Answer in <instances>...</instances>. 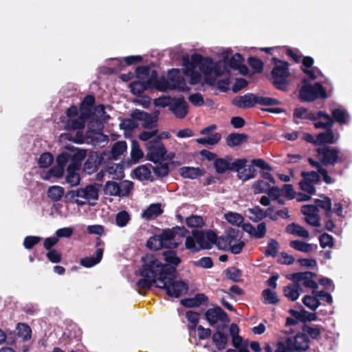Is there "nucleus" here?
Returning <instances> with one entry per match:
<instances>
[{
  "label": "nucleus",
  "mask_w": 352,
  "mask_h": 352,
  "mask_svg": "<svg viewBox=\"0 0 352 352\" xmlns=\"http://www.w3.org/2000/svg\"><path fill=\"white\" fill-rule=\"evenodd\" d=\"M257 95L248 93L243 96H236L232 100V104L241 109H249L257 104Z\"/></svg>",
  "instance_id": "obj_15"
},
{
  "label": "nucleus",
  "mask_w": 352,
  "mask_h": 352,
  "mask_svg": "<svg viewBox=\"0 0 352 352\" xmlns=\"http://www.w3.org/2000/svg\"><path fill=\"white\" fill-rule=\"evenodd\" d=\"M168 89H177L181 91H188L190 90V88L187 86L184 78L183 76H180L179 78H177V80L173 84L169 82Z\"/></svg>",
  "instance_id": "obj_53"
},
{
  "label": "nucleus",
  "mask_w": 352,
  "mask_h": 352,
  "mask_svg": "<svg viewBox=\"0 0 352 352\" xmlns=\"http://www.w3.org/2000/svg\"><path fill=\"white\" fill-rule=\"evenodd\" d=\"M316 113L309 111L305 107L296 108L294 111V117L302 120L316 121Z\"/></svg>",
  "instance_id": "obj_38"
},
{
  "label": "nucleus",
  "mask_w": 352,
  "mask_h": 352,
  "mask_svg": "<svg viewBox=\"0 0 352 352\" xmlns=\"http://www.w3.org/2000/svg\"><path fill=\"white\" fill-rule=\"evenodd\" d=\"M77 195H80V198L89 201L91 200L96 201L98 199V189L93 184H89L85 188H78Z\"/></svg>",
  "instance_id": "obj_26"
},
{
  "label": "nucleus",
  "mask_w": 352,
  "mask_h": 352,
  "mask_svg": "<svg viewBox=\"0 0 352 352\" xmlns=\"http://www.w3.org/2000/svg\"><path fill=\"white\" fill-rule=\"evenodd\" d=\"M292 342L290 343L294 351H305L309 348L310 340L305 336L302 332L297 333L293 338H290Z\"/></svg>",
  "instance_id": "obj_21"
},
{
  "label": "nucleus",
  "mask_w": 352,
  "mask_h": 352,
  "mask_svg": "<svg viewBox=\"0 0 352 352\" xmlns=\"http://www.w3.org/2000/svg\"><path fill=\"white\" fill-rule=\"evenodd\" d=\"M127 148V145L124 141H118L116 142L111 148V155L114 159L122 155Z\"/></svg>",
  "instance_id": "obj_50"
},
{
  "label": "nucleus",
  "mask_w": 352,
  "mask_h": 352,
  "mask_svg": "<svg viewBox=\"0 0 352 352\" xmlns=\"http://www.w3.org/2000/svg\"><path fill=\"white\" fill-rule=\"evenodd\" d=\"M17 336L24 341L29 340L32 337V329L26 323H19L16 327Z\"/></svg>",
  "instance_id": "obj_44"
},
{
  "label": "nucleus",
  "mask_w": 352,
  "mask_h": 352,
  "mask_svg": "<svg viewBox=\"0 0 352 352\" xmlns=\"http://www.w3.org/2000/svg\"><path fill=\"white\" fill-rule=\"evenodd\" d=\"M286 231L291 234L303 238H308L309 236V232L304 227L295 223L289 224L286 227Z\"/></svg>",
  "instance_id": "obj_34"
},
{
  "label": "nucleus",
  "mask_w": 352,
  "mask_h": 352,
  "mask_svg": "<svg viewBox=\"0 0 352 352\" xmlns=\"http://www.w3.org/2000/svg\"><path fill=\"white\" fill-rule=\"evenodd\" d=\"M142 269L140 275L144 278H151L155 279L157 285H160L167 276L170 275V271L174 270L169 265H163V263L159 261L155 256L146 254L142 257Z\"/></svg>",
  "instance_id": "obj_3"
},
{
  "label": "nucleus",
  "mask_w": 352,
  "mask_h": 352,
  "mask_svg": "<svg viewBox=\"0 0 352 352\" xmlns=\"http://www.w3.org/2000/svg\"><path fill=\"white\" fill-rule=\"evenodd\" d=\"M205 318L211 326L216 324L219 320L221 322L230 321L227 313L219 306L208 309L205 313Z\"/></svg>",
  "instance_id": "obj_12"
},
{
  "label": "nucleus",
  "mask_w": 352,
  "mask_h": 352,
  "mask_svg": "<svg viewBox=\"0 0 352 352\" xmlns=\"http://www.w3.org/2000/svg\"><path fill=\"white\" fill-rule=\"evenodd\" d=\"M129 220L130 216L125 210L120 211L116 214V225L119 227H124L129 223Z\"/></svg>",
  "instance_id": "obj_63"
},
{
  "label": "nucleus",
  "mask_w": 352,
  "mask_h": 352,
  "mask_svg": "<svg viewBox=\"0 0 352 352\" xmlns=\"http://www.w3.org/2000/svg\"><path fill=\"white\" fill-rule=\"evenodd\" d=\"M54 157L52 153L45 152L40 155L38 161L39 167L45 168L49 167L53 162Z\"/></svg>",
  "instance_id": "obj_61"
},
{
  "label": "nucleus",
  "mask_w": 352,
  "mask_h": 352,
  "mask_svg": "<svg viewBox=\"0 0 352 352\" xmlns=\"http://www.w3.org/2000/svg\"><path fill=\"white\" fill-rule=\"evenodd\" d=\"M237 160L242 161L241 167L236 170L237 177L243 182L254 178L257 175L255 166L261 168V170H272V166L261 158L253 159L251 160L250 164L248 165L246 164L248 160L245 158L237 159Z\"/></svg>",
  "instance_id": "obj_5"
},
{
  "label": "nucleus",
  "mask_w": 352,
  "mask_h": 352,
  "mask_svg": "<svg viewBox=\"0 0 352 352\" xmlns=\"http://www.w3.org/2000/svg\"><path fill=\"white\" fill-rule=\"evenodd\" d=\"M186 223L189 228H201L204 226L203 218L198 215H192L187 217Z\"/></svg>",
  "instance_id": "obj_60"
},
{
  "label": "nucleus",
  "mask_w": 352,
  "mask_h": 352,
  "mask_svg": "<svg viewBox=\"0 0 352 352\" xmlns=\"http://www.w3.org/2000/svg\"><path fill=\"white\" fill-rule=\"evenodd\" d=\"M302 332L309 338L318 340L321 335V327L318 325L312 327L307 324H303L302 326Z\"/></svg>",
  "instance_id": "obj_35"
},
{
  "label": "nucleus",
  "mask_w": 352,
  "mask_h": 352,
  "mask_svg": "<svg viewBox=\"0 0 352 352\" xmlns=\"http://www.w3.org/2000/svg\"><path fill=\"white\" fill-rule=\"evenodd\" d=\"M78 170H79V169H76V168L70 169V168H67V174L66 176V182L71 186H76L80 184V176L77 173Z\"/></svg>",
  "instance_id": "obj_46"
},
{
  "label": "nucleus",
  "mask_w": 352,
  "mask_h": 352,
  "mask_svg": "<svg viewBox=\"0 0 352 352\" xmlns=\"http://www.w3.org/2000/svg\"><path fill=\"white\" fill-rule=\"evenodd\" d=\"M133 173L140 181L149 179L151 173L150 169L146 166L136 168L134 169Z\"/></svg>",
  "instance_id": "obj_57"
},
{
  "label": "nucleus",
  "mask_w": 352,
  "mask_h": 352,
  "mask_svg": "<svg viewBox=\"0 0 352 352\" xmlns=\"http://www.w3.org/2000/svg\"><path fill=\"white\" fill-rule=\"evenodd\" d=\"M68 150L73 152L70 153L69 161L70 164L67 168L80 169L82 162L85 158L87 152L84 149H76L72 146H67Z\"/></svg>",
  "instance_id": "obj_17"
},
{
  "label": "nucleus",
  "mask_w": 352,
  "mask_h": 352,
  "mask_svg": "<svg viewBox=\"0 0 352 352\" xmlns=\"http://www.w3.org/2000/svg\"><path fill=\"white\" fill-rule=\"evenodd\" d=\"M316 157L320 160L324 166H334L342 163L344 160L340 156V150L333 146H318L316 149Z\"/></svg>",
  "instance_id": "obj_8"
},
{
  "label": "nucleus",
  "mask_w": 352,
  "mask_h": 352,
  "mask_svg": "<svg viewBox=\"0 0 352 352\" xmlns=\"http://www.w3.org/2000/svg\"><path fill=\"white\" fill-rule=\"evenodd\" d=\"M248 212L252 215L250 219L254 222H259L265 219L264 210L260 206H256L252 208L248 209Z\"/></svg>",
  "instance_id": "obj_54"
},
{
  "label": "nucleus",
  "mask_w": 352,
  "mask_h": 352,
  "mask_svg": "<svg viewBox=\"0 0 352 352\" xmlns=\"http://www.w3.org/2000/svg\"><path fill=\"white\" fill-rule=\"evenodd\" d=\"M65 190L60 186H50L47 192V197L54 201H58L64 195Z\"/></svg>",
  "instance_id": "obj_42"
},
{
  "label": "nucleus",
  "mask_w": 352,
  "mask_h": 352,
  "mask_svg": "<svg viewBox=\"0 0 352 352\" xmlns=\"http://www.w3.org/2000/svg\"><path fill=\"white\" fill-rule=\"evenodd\" d=\"M335 135L332 128L318 133L316 137V146H329L336 142Z\"/></svg>",
  "instance_id": "obj_24"
},
{
  "label": "nucleus",
  "mask_w": 352,
  "mask_h": 352,
  "mask_svg": "<svg viewBox=\"0 0 352 352\" xmlns=\"http://www.w3.org/2000/svg\"><path fill=\"white\" fill-rule=\"evenodd\" d=\"M293 278L297 282L302 281V285L312 289L318 287V283L314 280L316 274L312 272H297L292 274Z\"/></svg>",
  "instance_id": "obj_16"
},
{
  "label": "nucleus",
  "mask_w": 352,
  "mask_h": 352,
  "mask_svg": "<svg viewBox=\"0 0 352 352\" xmlns=\"http://www.w3.org/2000/svg\"><path fill=\"white\" fill-rule=\"evenodd\" d=\"M270 188L269 182L263 179L255 182L252 185L254 194L267 192Z\"/></svg>",
  "instance_id": "obj_55"
},
{
  "label": "nucleus",
  "mask_w": 352,
  "mask_h": 352,
  "mask_svg": "<svg viewBox=\"0 0 352 352\" xmlns=\"http://www.w3.org/2000/svg\"><path fill=\"white\" fill-rule=\"evenodd\" d=\"M146 160L157 164L165 160L167 150L162 142V138L157 136L154 139L148 141L146 144Z\"/></svg>",
  "instance_id": "obj_9"
},
{
  "label": "nucleus",
  "mask_w": 352,
  "mask_h": 352,
  "mask_svg": "<svg viewBox=\"0 0 352 352\" xmlns=\"http://www.w3.org/2000/svg\"><path fill=\"white\" fill-rule=\"evenodd\" d=\"M131 156L135 162H138L144 156V153L136 140L132 141Z\"/></svg>",
  "instance_id": "obj_56"
},
{
  "label": "nucleus",
  "mask_w": 352,
  "mask_h": 352,
  "mask_svg": "<svg viewBox=\"0 0 352 352\" xmlns=\"http://www.w3.org/2000/svg\"><path fill=\"white\" fill-rule=\"evenodd\" d=\"M164 261L166 263L163 265H169L174 271H170V276H173V274H177V267L181 263V259L177 256L176 252L173 250H169L163 253Z\"/></svg>",
  "instance_id": "obj_23"
},
{
  "label": "nucleus",
  "mask_w": 352,
  "mask_h": 352,
  "mask_svg": "<svg viewBox=\"0 0 352 352\" xmlns=\"http://www.w3.org/2000/svg\"><path fill=\"white\" fill-rule=\"evenodd\" d=\"M221 139V135L219 133H214L208 138H197L196 142L201 145L210 144L214 145L217 144Z\"/></svg>",
  "instance_id": "obj_49"
},
{
  "label": "nucleus",
  "mask_w": 352,
  "mask_h": 352,
  "mask_svg": "<svg viewBox=\"0 0 352 352\" xmlns=\"http://www.w3.org/2000/svg\"><path fill=\"white\" fill-rule=\"evenodd\" d=\"M303 304L312 311H316L318 307L320 305V302L313 296L306 295L302 298Z\"/></svg>",
  "instance_id": "obj_52"
},
{
  "label": "nucleus",
  "mask_w": 352,
  "mask_h": 352,
  "mask_svg": "<svg viewBox=\"0 0 352 352\" xmlns=\"http://www.w3.org/2000/svg\"><path fill=\"white\" fill-rule=\"evenodd\" d=\"M225 219L232 225L240 226L243 222V217L236 212H230L225 214Z\"/></svg>",
  "instance_id": "obj_58"
},
{
  "label": "nucleus",
  "mask_w": 352,
  "mask_h": 352,
  "mask_svg": "<svg viewBox=\"0 0 352 352\" xmlns=\"http://www.w3.org/2000/svg\"><path fill=\"white\" fill-rule=\"evenodd\" d=\"M263 302L265 305H276L280 300L276 292L267 288L262 292Z\"/></svg>",
  "instance_id": "obj_39"
},
{
  "label": "nucleus",
  "mask_w": 352,
  "mask_h": 352,
  "mask_svg": "<svg viewBox=\"0 0 352 352\" xmlns=\"http://www.w3.org/2000/svg\"><path fill=\"white\" fill-rule=\"evenodd\" d=\"M131 91L133 94L140 96L146 90L151 89L145 80L133 81L130 84Z\"/></svg>",
  "instance_id": "obj_43"
},
{
  "label": "nucleus",
  "mask_w": 352,
  "mask_h": 352,
  "mask_svg": "<svg viewBox=\"0 0 352 352\" xmlns=\"http://www.w3.org/2000/svg\"><path fill=\"white\" fill-rule=\"evenodd\" d=\"M272 60L275 63L271 72L272 84L276 89L285 91L289 85L287 78L290 75L289 63L278 58H273Z\"/></svg>",
  "instance_id": "obj_4"
},
{
  "label": "nucleus",
  "mask_w": 352,
  "mask_h": 352,
  "mask_svg": "<svg viewBox=\"0 0 352 352\" xmlns=\"http://www.w3.org/2000/svg\"><path fill=\"white\" fill-rule=\"evenodd\" d=\"M177 274H173V276H167L160 285H157V287L164 289L168 296L170 297L179 298L183 294L187 293L188 290V285L183 280H177Z\"/></svg>",
  "instance_id": "obj_6"
},
{
  "label": "nucleus",
  "mask_w": 352,
  "mask_h": 352,
  "mask_svg": "<svg viewBox=\"0 0 352 352\" xmlns=\"http://www.w3.org/2000/svg\"><path fill=\"white\" fill-rule=\"evenodd\" d=\"M104 193L111 196H119L120 193V184L116 182L108 181L106 182L104 188Z\"/></svg>",
  "instance_id": "obj_45"
},
{
  "label": "nucleus",
  "mask_w": 352,
  "mask_h": 352,
  "mask_svg": "<svg viewBox=\"0 0 352 352\" xmlns=\"http://www.w3.org/2000/svg\"><path fill=\"white\" fill-rule=\"evenodd\" d=\"M242 161L235 160L232 163H230L223 158H217L214 162L215 170L219 174H223L226 170L235 171L241 167Z\"/></svg>",
  "instance_id": "obj_14"
},
{
  "label": "nucleus",
  "mask_w": 352,
  "mask_h": 352,
  "mask_svg": "<svg viewBox=\"0 0 352 352\" xmlns=\"http://www.w3.org/2000/svg\"><path fill=\"white\" fill-rule=\"evenodd\" d=\"M214 62L212 58L208 56H203L202 59L198 64L199 70L204 74L206 77L212 74L214 72L217 76L221 74L219 68L217 65L213 66Z\"/></svg>",
  "instance_id": "obj_18"
},
{
  "label": "nucleus",
  "mask_w": 352,
  "mask_h": 352,
  "mask_svg": "<svg viewBox=\"0 0 352 352\" xmlns=\"http://www.w3.org/2000/svg\"><path fill=\"white\" fill-rule=\"evenodd\" d=\"M96 99L94 95H87L81 101L79 106V111L82 118H87L88 119L94 114L93 107L95 104Z\"/></svg>",
  "instance_id": "obj_20"
},
{
  "label": "nucleus",
  "mask_w": 352,
  "mask_h": 352,
  "mask_svg": "<svg viewBox=\"0 0 352 352\" xmlns=\"http://www.w3.org/2000/svg\"><path fill=\"white\" fill-rule=\"evenodd\" d=\"M199 314L195 311H187L186 318L188 322V329L190 331H195L199 321Z\"/></svg>",
  "instance_id": "obj_40"
},
{
  "label": "nucleus",
  "mask_w": 352,
  "mask_h": 352,
  "mask_svg": "<svg viewBox=\"0 0 352 352\" xmlns=\"http://www.w3.org/2000/svg\"><path fill=\"white\" fill-rule=\"evenodd\" d=\"M104 250L98 248L96 251V255L93 256H87L80 259V263L85 267H91L99 263L102 260Z\"/></svg>",
  "instance_id": "obj_31"
},
{
  "label": "nucleus",
  "mask_w": 352,
  "mask_h": 352,
  "mask_svg": "<svg viewBox=\"0 0 352 352\" xmlns=\"http://www.w3.org/2000/svg\"><path fill=\"white\" fill-rule=\"evenodd\" d=\"M300 291L302 288L298 284L290 285L283 289L284 295L291 301H295L298 298Z\"/></svg>",
  "instance_id": "obj_33"
},
{
  "label": "nucleus",
  "mask_w": 352,
  "mask_h": 352,
  "mask_svg": "<svg viewBox=\"0 0 352 352\" xmlns=\"http://www.w3.org/2000/svg\"><path fill=\"white\" fill-rule=\"evenodd\" d=\"M248 138L245 133H232L226 138V143L230 148L240 146L248 142Z\"/></svg>",
  "instance_id": "obj_28"
},
{
  "label": "nucleus",
  "mask_w": 352,
  "mask_h": 352,
  "mask_svg": "<svg viewBox=\"0 0 352 352\" xmlns=\"http://www.w3.org/2000/svg\"><path fill=\"white\" fill-rule=\"evenodd\" d=\"M163 213L162 206L160 204H151L146 210L142 212V217L146 220L151 219L153 217H157Z\"/></svg>",
  "instance_id": "obj_32"
},
{
  "label": "nucleus",
  "mask_w": 352,
  "mask_h": 352,
  "mask_svg": "<svg viewBox=\"0 0 352 352\" xmlns=\"http://www.w3.org/2000/svg\"><path fill=\"white\" fill-rule=\"evenodd\" d=\"M201 59L202 55L197 53L191 55V60L188 57H184L183 58V65L185 67L184 70V75H188V74L195 71Z\"/></svg>",
  "instance_id": "obj_30"
},
{
  "label": "nucleus",
  "mask_w": 352,
  "mask_h": 352,
  "mask_svg": "<svg viewBox=\"0 0 352 352\" xmlns=\"http://www.w3.org/2000/svg\"><path fill=\"white\" fill-rule=\"evenodd\" d=\"M302 179L299 182L300 188L309 195L316 193L315 184L320 181V173L317 171H302L301 173Z\"/></svg>",
  "instance_id": "obj_10"
},
{
  "label": "nucleus",
  "mask_w": 352,
  "mask_h": 352,
  "mask_svg": "<svg viewBox=\"0 0 352 352\" xmlns=\"http://www.w3.org/2000/svg\"><path fill=\"white\" fill-rule=\"evenodd\" d=\"M152 170L155 175L160 177H164L168 175L169 166L168 163L162 164L159 166H152Z\"/></svg>",
  "instance_id": "obj_62"
},
{
  "label": "nucleus",
  "mask_w": 352,
  "mask_h": 352,
  "mask_svg": "<svg viewBox=\"0 0 352 352\" xmlns=\"http://www.w3.org/2000/svg\"><path fill=\"white\" fill-rule=\"evenodd\" d=\"M279 249V244L276 239H270L267 243V248L264 254L266 256H272L273 258L277 256Z\"/></svg>",
  "instance_id": "obj_51"
},
{
  "label": "nucleus",
  "mask_w": 352,
  "mask_h": 352,
  "mask_svg": "<svg viewBox=\"0 0 352 352\" xmlns=\"http://www.w3.org/2000/svg\"><path fill=\"white\" fill-rule=\"evenodd\" d=\"M304 85L300 90V99L302 102H313L318 98L326 99L328 97L324 87L320 82L314 85L307 84V80H303Z\"/></svg>",
  "instance_id": "obj_7"
},
{
  "label": "nucleus",
  "mask_w": 352,
  "mask_h": 352,
  "mask_svg": "<svg viewBox=\"0 0 352 352\" xmlns=\"http://www.w3.org/2000/svg\"><path fill=\"white\" fill-rule=\"evenodd\" d=\"M226 276L228 279L234 283L241 282L242 271L235 267H232L225 270Z\"/></svg>",
  "instance_id": "obj_47"
},
{
  "label": "nucleus",
  "mask_w": 352,
  "mask_h": 352,
  "mask_svg": "<svg viewBox=\"0 0 352 352\" xmlns=\"http://www.w3.org/2000/svg\"><path fill=\"white\" fill-rule=\"evenodd\" d=\"M89 119L87 118H82L80 113L77 119H69L65 124V129L67 130H77L82 129L85 127V124Z\"/></svg>",
  "instance_id": "obj_37"
},
{
  "label": "nucleus",
  "mask_w": 352,
  "mask_h": 352,
  "mask_svg": "<svg viewBox=\"0 0 352 352\" xmlns=\"http://www.w3.org/2000/svg\"><path fill=\"white\" fill-rule=\"evenodd\" d=\"M250 67L254 69L255 73L260 74L263 71V62L256 57L250 56L248 59Z\"/></svg>",
  "instance_id": "obj_59"
},
{
  "label": "nucleus",
  "mask_w": 352,
  "mask_h": 352,
  "mask_svg": "<svg viewBox=\"0 0 352 352\" xmlns=\"http://www.w3.org/2000/svg\"><path fill=\"white\" fill-rule=\"evenodd\" d=\"M133 119L142 121V126L145 129H152L157 120L151 114L140 109H135L131 114Z\"/></svg>",
  "instance_id": "obj_19"
},
{
  "label": "nucleus",
  "mask_w": 352,
  "mask_h": 352,
  "mask_svg": "<svg viewBox=\"0 0 352 352\" xmlns=\"http://www.w3.org/2000/svg\"><path fill=\"white\" fill-rule=\"evenodd\" d=\"M208 298L204 294H197L193 298H187L181 300V305L185 307H198L202 304H206Z\"/></svg>",
  "instance_id": "obj_25"
},
{
  "label": "nucleus",
  "mask_w": 352,
  "mask_h": 352,
  "mask_svg": "<svg viewBox=\"0 0 352 352\" xmlns=\"http://www.w3.org/2000/svg\"><path fill=\"white\" fill-rule=\"evenodd\" d=\"M102 157L96 153L89 155L83 165V171L88 175L96 172L102 162Z\"/></svg>",
  "instance_id": "obj_22"
},
{
  "label": "nucleus",
  "mask_w": 352,
  "mask_h": 352,
  "mask_svg": "<svg viewBox=\"0 0 352 352\" xmlns=\"http://www.w3.org/2000/svg\"><path fill=\"white\" fill-rule=\"evenodd\" d=\"M212 342L216 346L218 350H223L226 348L228 336L223 333L217 331L213 333L212 337Z\"/></svg>",
  "instance_id": "obj_36"
},
{
  "label": "nucleus",
  "mask_w": 352,
  "mask_h": 352,
  "mask_svg": "<svg viewBox=\"0 0 352 352\" xmlns=\"http://www.w3.org/2000/svg\"><path fill=\"white\" fill-rule=\"evenodd\" d=\"M189 231L184 226H176L172 228H166L159 234L151 236L146 241V246L150 250L161 249L174 250L179 247L177 236H186Z\"/></svg>",
  "instance_id": "obj_2"
},
{
  "label": "nucleus",
  "mask_w": 352,
  "mask_h": 352,
  "mask_svg": "<svg viewBox=\"0 0 352 352\" xmlns=\"http://www.w3.org/2000/svg\"><path fill=\"white\" fill-rule=\"evenodd\" d=\"M289 246L301 252L309 253L313 250V245L311 243H308L300 240L291 241Z\"/></svg>",
  "instance_id": "obj_41"
},
{
  "label": "nucleus",
  "mask_w": 352,
  "mask_h": 352,
  "mask_svg": "<svg viewBox=\"0 0 352 352\" xmlns=\"http://www.w3.org/2000/svg\"><path fill=\"white\" fill-rule=\"evenodd\" d=\"M169 110L177 118L183 119L188 113V104L183 96L174 97Z\"/></svg>",
  "instance_id": "obj_13"
},
{
  "label": "nucleus",
  "mask_w": 352,
  "mask_h": 352,
  "mask_svg": "<svg viewBox=\"0 0 352 352\" xmlns=\"http://www.w3.org/2000/svg\"><path fill=\"white\" fill-rule=\"evenodd\" d=\"M179 175L183 178L198 179L204 175V170L199 167L183 166L179 169Z\"/></svg>",
  "instance_id": "obj_29"
},
{
  "label": "nucleus",
  "mask_w": 352,
  "mask_h": 352,
  "mask_svg": "<svg viewBox=\"0 0 352 352\" xmlns=\"http://www.w3.org/2000/svg\"><path fill=\"white\" fill-rule=\"evenodd\" d=\"M316 121L318 119H324L326 122L318 121L314 123V126L316 129H325V131L333 128V120L327 113L319 111L317 112L316 116Z\"/></svg>",
  "instance_id": "obj_27"
},
{
  "label": "nucleus",
  "mask_w": 352,
  "mask_h": 352,
  "mask_svg": "<svg viewBox=\"0 0 352 352\" xmlns=\"http://www.w3.org/2000/svg\"><path fill=\"white\" fill-rule=\"evenodd\" d=\"M192 234L197 239L200 248L210 250L213 244L223 250H230L234 254H240L245 247L241 241L243 233L239 230L232 228L227 229L223 234L217 236V234L209 230L204 232L202 230H193Z\"/></svg>",
  "instance_id": "obj_1"
},
{
  "label": "nucleus",
  "mask_w": 352,
  "mask_h": 352,
  "mask_svg": "<svg viewBox=\"0 0 352 352\" xmlns=\"http://www.w3.org/2000/svg\"><path fill=\"white\" fill-rule=\"evenodd\" d=\"M331 116L334 122H338L340 124H346L347 113L341 109L336 108L332 110Z\"/></svg>",
  "instance_id": "obj_48"
},
{
  "label": "nucleus",
  "mask_w": 352,
  "mask_h": 352,
  "mask_svg": "<svg viewBox=\"0 0 352 352\" xmlns=\"http://www.w3.org/2000/svg\"><path fill=\"white\" fill-rule=\"evenodd\" d=\"M146 78L147 80L145 81L151 89H155L161 91L168 90L169 81L164 76L159 77L157 70L150 69L149 74Z\"/></svg>",
  "instance_id": "obj_11"
},
{
  "label": "nucleus",
  "mask_w": 352,
  "mask_h": 352,
  "mask_svg": "<svg viewBox=\"0 0 352 352\" xmlns=\"http://www.w3.org/2000/svg\"><path fill=\"white\" fill-rule=\"evenodd\" d=\"M292 340L290 338L285 339V342H278L275 352H294L290 344Z\"/></svg>",
  "instance_id": "obj_64"
}]
</instances>
